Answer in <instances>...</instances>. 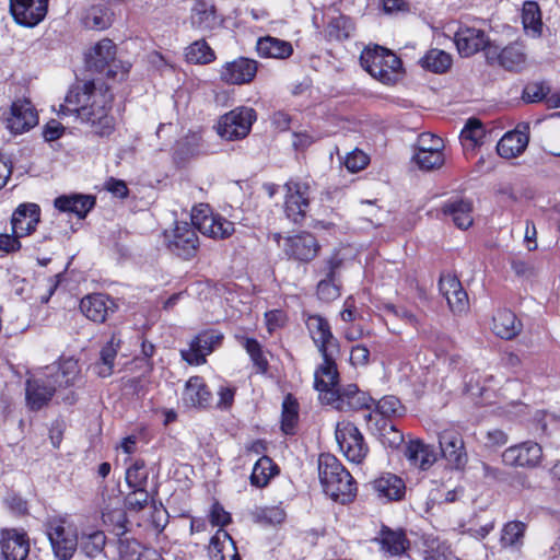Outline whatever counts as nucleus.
Returning a JSON list of instances; mask_svg holds the SVG:
<instances>
[{"mask_svg":"<svg viewBox=\"0 0 560 560\" xmlns=\"http://www.w3.org/2000/svg\"><path fill=\"white\" fill-rule=\"evenodd\" d=\"M114 95L102 79L85 80L73 86L66 96L62 114H75L98 137H109L115 130L110 115Z\"/></svg>","mask_w":560,"mask_h":560,"instance_id":"1","label":"nucleus"},{"mask_svg":"<svg viewBox=\"0 0 560 560\" xmlns=\"http://www.w3.org/2000/svg\"><path fill=\"white\" fill-rule=\"evenodd\" d=\"M318 475L325 493L334 501L346 504L355 497V480L334 455H319Z\"/></svg>","mask_w":560,"mask_h":560,"instance_id":"2","label":"nucleus"},{"mask_svg":"<svg viewBox=\"0 0 560 560\" xmlns=\"http://www.w3.org/2000/svg\"><path fill=\"white\" fill-rule=\"evenodd\" d=\"M360 63L373 78L385 84L394 83L401 69V60L381 46L364 49L360 56Z\"/></svg>","mask_w":560,"mask_h":560,"instance_id":"3","label":"nucleus"},{"mask_svg":"<svg viewBox=\"0 0 560 560\" xmlns=\"http://www.w3.org/2000/svg\"><path fill=\"white\" fill-rule=\"evenodd\" d=\"M256 119L257 113L254 108L240 106L222 115L215 129L222 139L236 141L248 136Z\"/></svg>","mask_w":560,"mask_h":560,"instance_id":"4","label":"nucleus"},{"mask_svg":"<svg viewBox=\"0 0 560 560\" xmlns=\"http://www.w3.org/2000/svg\"><path fill=\"white\" fill-rule=\"evenodd\" d=\"M45 528L55 556L60 560L70 559L78 546V535L72 525L65 518H50Z\"/></svg>","mask_w":560,"mask_h":560,"instance_id":"5","label":"nucleus"},{"mask_svg":"<svg viewBox=\"0 0 560 560\" xmlns=\"http://www.w3.org/2000/svg\"><path fill=\"white\" fill-rule=\"evenodd\" d=\"M284 211L294 223H301L305 217L311 201V185L300 179H290L284 185Z\"/></svg>","mask_w":560,"mask_h":560,"instance_id":"6","label":"nucleus"},{"mask_svg":"<svg viewBox=\"0 0 560 560\" xmlns=\"http://www.w3.org/2000/svg\"><path fill=\"white\" fill-rule=\"evenodd\" d=\"M324 404L331 405L340 411H351L371 409L374 400L368 393L360 390L355 384H348L338 387L336 392L325 394Z\"/></svg>","mask_w":560,"mask_h":560,"instance_id":"7","label":"nucleus"},{"mask_svg":"<svg viewBox=\"0 0 560 560\" xmlns=\"http://www.w3.org/2000/svg\"><path fill=\"white\" fill-rule=\"evenodd\" d=\"M196 225L187 222H176L171 232L165 233L167 248L178 257L190 259L199 247V238Z\"/></svg>","mask_w":560,"mask_h":560,"instance_id":"8","label":"nucleus"},{"mask_svg":"<svg viewBox=\"0 0 560 560\" xmlns=\"http://www.w3.org/2000/svg\"><path fill=\"white\" fill-rule=\"evenodd\" d=\"M336 440L346 457L361 463L368 454V445L359 429L351 422H340L336 428Z\"/></svg>","mask_w":560,"mask_h":560,"instance_id":"9","label":"nucleus"},{"mask_svg":"<svg viewBox=\"0 0 560 560\" xmlns=\"http://www.w3.org/2000/svg\"><path fill=\"white\" fill-rule=\"evenodd\" d=\"M323 363L315 371V389L319 393V399L324 402V395L328 392L338 389L339 373L336 364V358L340 351L327 350L319 352Z\"/></svg>","mask_w":560,"mask_h":560,"instance_id":"10","label":"nucleus"},{"mask_svg":"<svg viewBox=\"0 0 560 560\" xmlns=\"http://www.w3.org/2000/svg\"><path fill=\"white\" fill-rule=\"evenodd\" d=\"M541 458L542 448L533 441L510 446L502 453L503 463L514 467L535 468L540 464Z\"/></svg>","mask_w":560,"mask_h":560,"instance_id":"11","label":"nucleus"},{"mask_svg":"<svg viewBox=\"0 0 560 560\" xmlns=\"http://www.w3.org/2000/svg\"><path fill=\"white\" fill-rule=\"evenodd\" d=\"M487 61L498 63L509 71H520L526 63V54L520 43H512L503 48L493 44L487 49Z\"/></svg>","mask_w":560,"mask_h":560,"instance_id":"12","label":"nucleus"},{"mask_svg":"<svg viewBox=\"0 0 560 560\" xmlns=\"http://www.w3.org/2000/svg\"><path fill=\"white\" fill-rule=\"evenodd\" d=\"M48 10V0H10V12L14 21L33 27L40 23Z\"/></svg>","mask_w":560,"mask_h":560,"instance_id":"13","label":"nucleus"},{"mask_svg":"<svg viewBox=\"0 0 560 560\" xmlns=\"http://www.w3.org/2000/svg\"><path fill=\"white\" fill-rule=\"evenodd\" d=\"M223 335L215 330H205L197 335L190 342L188 350H182V357L189 364L200 365L206 362V355L210 354L221 345Z\"/></svg>","mask_w":560,"mask_h":560,"instance_id":"14","label":"nucleus"},{"mask_svg":"<svg viewBox=\"0 0 560 560\" xmlns=\"http://www.w3.org/2000/svg\"><path fill=\"white\" fill-rule=\"evenodd\" d=\"M439 445L442 456L455 468L467 463V453L460 432L455 428L444 429L439 433Z\"/></svg>","mask_w":560,"mask_h":560,"instance_id":"15","label":"nucleus"},{"mask_svg":"<svg viewBox=\"0 0 560 560\" xmlns=\"http://www.w3.org/2000/svg\"><path fill=\"white\" fill-rule=\"evenodd\" d=\"M55 387L43 375H34L25 382V402L32 411H38L46 407L55 395Z\"/></svg>","mask_w":560,"mask_h":560,"instance_id":"16","label":"nucleus"},{"mask_svg":"<svg viewBox=\"0 0 560 560\" xmlns=\"http://www.w3.org/2000/svg\"><path fill=\"white\" fill-rule=\"evenodd\" d=\"M305 325L318 352H326L327 350L340 351L339 341L332 335L326 318L317 314L308 315L305 319Z\"/></svg>","mask_w":560,"mask_h":560,"instance_id":"17","label":"nucleus"},{"mask_svg":"<svg viewBox=\"0 0 560 560\" xmlns=\"http://www.w3.org/2000/svg\"><path fill=\"white\" fill-rule=\"evenodd\" d=\"M37 122V113L30 100L21 98L12 103L10 116L7 118V126L12 132L23 133L35 127Z\"/></svg>","mask_w":560,"mask_h":560,"instance_id":"18","label":"nucleus"},{"mask_svg":"<svg viewBox=\"0 0 560 560\" xmlns=\"http://www.w3.org/2000/svg\"><path fill=\"white\" fill-rule=\"evenodd\" d=\"M43 375L49 380L55 392L61 387H69L75 384L80 377V366L73 358L62 359L57 363L46 366Z\"/></svg>","mask_w":560,"mask_h":560,"instance_id":"19","label":"nucleus"},{"mask_svg":"<svg viewBox=\"0 0 560 560\" xmlns=\"http://www.w3.org/2000/svg\"><path fill=\"white\" fill-rule=\"evenodd\" d=\"M457 50L463 57H470L480 50L487 56L488 47L494 43L490 42L482 30L475 27H460L454 37Z\"/></svg>","mask_w":560,"mask_h":560,"instance_id":"20","label":"nucleus"},{"mask_svg":"<svg viewBox=\"0 0 560 560\" xmlns=\"http://www.w3.org/2000/svg\"><path fill=\"white\" fill-rule=\"evenodd\" d=\"M257 62L248 58H237L222 66L220 79L228 84H246L256 75Z\"/></svg>","mask_w":560,"mask_h":560,"instance_id":"21","label":"nucleus"},{"mask_svg":"<svg viewBox=\"0 0 560 560\" xmlns=\"http://www.w3.org/2000/svg\"><path fill=\"white\" fill-rule=\"evenodd\" d=\"M319 250V244L311 233H301L288 237L284 242L285 254L295 260L307 262L314 259Z\"/></svg>","mask_w":560,"mask_h":560,"instance_id":"22","label":"nucleus"},{"mask_svg":"<svg viewBox=\"0 0 560 560\" xmlns=\"http://www.w3.org/2000/svg\"><path fill=\"white\" fill-rule=\"evenodd\" d=\"M116 308L117 305L114 300L103 293L86 295L80 302L81 312L95 323H104Z\"/></svg>","mask_w":560,"mask_h":560,"instance_id":"23","label":"nucleus"},{"mask_svg":"<svg viewBox=\"0 0 560 560\" xmlns=\"http://www.w3.org/2000/svg\"><path fill=\"white\" fill-rule=\"evenodd\" d=\"M439 289L453 313L462 314L468 308V295L456 277L441 276Z\"/></svg>","mask_w":560,"mask_h":560,"instance_id":"24","label":"nucleus"},{"mask_svg":"<svg viewBox=\"0 0 560 560\" xmlns=\"http://www.w3.org/2000/svg\"><path fill=\"white\" fill-rule=\"evenodd\" d=\"M40 208L36 203L26 202L20 205L12 214L11 224L13 233L25 236L35 231L39 222Z\"/></svg>","mask_w":560,"mask_h":560,"instance_id":"25","label":"nucleus"},{"mask_svg":"<svg viewBox=\"0 0 560 560\" xmlns=\"http://www.w3.org/2000/svg\"><path fill=\"white\" fill-rule=\"evenodd\" d=\"M192 223L203 235L224 240L234 233V223L220 215H205L200 220L192 215Z\"/></svg>","mask_w":560,"mask_h":560,"instance_id":"26","label":"nucleus"},{"mask_svg":"<svg viewBox=\"0 0 560 560\" xmlns=\"http://www.w3.org/2000/svg\"><path fill=\"white\" fill-rule=\"evenodd\" d=\"M472 202L469 199L454 198L447 200L441 208L444 215L451 217L453 223L460 230L472 225Z\"/></svg>","mask_w":560,"mask_h":560,"instance_id":"27","label":"nucleus"},{"mask_svg":"<svg viewBox=\"0 0 560 560\" xmlns=\"http://www.w3.org/2000/svg\"><path fill=\"white\" fill-rule=\"evenodd\" d=\"M209 556L211 560H241L235 541L222 528L210 540Z\"/></svg>","mask_w":560,"mask_h":560,"instance_id":"28","label":"nucleus"},{"mask_svg":"<svg viewBox=\"0 0 560 560\" xmlns=\"http://www.w3.org/2000/svg\"><path fill=\"white\" fill-rule=\"evenodd\" d=\"M405 456L411 466L421 470L429 469L436 462L433 446L424 444L420 440H413L407 444Z\"/></svg>","mask_w":560,"mask_h":560,"instance_id":"29","label":"nucleus"},{"mask_svg":"<svg viewBox=\"0 0 560 560\" xmlns=\"http://www.w3.org/2000/svg\"><path fill=\"white\" fill-rule=\"evenodd\" d=\"M212 395L203 380L199 376L190 377L183 393V400L187 406L207 408L211 405Z\"/></svg>","mask_w":560,"mask_h":560,"instance_id":"30","label":"nucleus"},{"mask_svg":"<svg viewBox=\"0 0 560 560\" xmlns=\"http://www.w3.org/2000/svg\"><path fill=\"white\" fill-rule=\"evenodd\" d=\"M55 207L61 212H71L84 219L95 205V198L89 195L60 196L55 199Z\"/></svg>","mask_w":560,"mask_h":560,"instance_id":"31","label":"nucleus"},{"mask_svg":"<svg viewBox=\"0 0 560 560\" xmlns=\"http://www.w3.org/2000/svg\"><path fill=\"white\" fill-rule=\"evenodd\" d=\"M492 330L498 337L510 340L521 332L522 324L512 311L502 308L493 316Z\"/></svg>","mask_w":560,"mask_h":560,"instance_id":"32","label":"nucleus"},{"mask_svg":"<svg viewBox=\"0 0 560 560\" xmlns=\"http://www.w3.org/2000/svg\"><path fill=\"white\" fill-rule=\"evenodd\" d=\"M528 144V136L521 131L506 132L497 144V152L504 159L516 158Z\"/></svg>","mask_w":560,"mask_h":560,"instance_id":"33","label":"nucleus"},{"mask_svg":"<svg viewBox=\"0 0 560 560\" xmlns=\"http://www.w3.org/2000/svg\"><path fill=\"white\" fill-rule=\"evenodd\" d=\"M120 347V338L115 334L100 352V361L93 365L94 373L100 377H108L113 374L114 362Z\"/></svg>","mask_w":560,"mask_h":560,"instance_id":"34","label":"nucleus"},{"mask_svg":"<svg viewBox=\"0 0 560 560\" xmlns=\"http://www.w3.org/2000/svg\"><path fill=\"white\" fill-rule=\"evenodd\" d=\"M256 49L258 55L265 58L285 59L293 52L292 45L289 42L271 36L259 38Z\"/></svg>","mask_w":560,"mask_h":560,"instance_id":"35","label":"nucleus"},{"mask_svg":"<svg viewBox=\"0 0 560 560\" xmlns=\"http://www.w3.org/2000/svg\"><path fill=\"white\" fill-rule=\"evenodd\" d=\"M373 489L380 498L399 500L404 495L405 485L399 477L388 474L375 479Z\"/></svg>","mask_w":560,"mask_h":560,"instance_id":"36","label":"nucleus"},{"mask_svg":"<svg viewBox=\"0 0 560 560\" xmlns=\"http://www.w3.org/2000/svg\"><path fill=\"white\" fill-rule=\"evenodd\" d=\"M191 24L202 31L213 30L218 25V16L214 5L206 1H198L191 10Z\"/></svg>","mask_w":560,"mask_h":560,"instance_id":"37","label":"nucleus"},{"mask_svg":"<svg viewBox=\"0 0 560 560\" xmlns=\"http://www.w3.org/2000/svg\"><path fill=\"white\" fill-rule=\"evenodd\" d=\"M375 411L376 413L381 415L383 418L381 421L383 422L382 427L377 428L381 433L383 434L384 431H386L387 427L392 431H396L395 427L392 424H388L385 419L392 418V417H400L405 412V407L401 405L400 400L395 396H385L382 399H380L375 405ZM376 427H378V422L375 423Z\"/></svg>","mask_w":560,"mask_h":560,"instance_id":"38","label":"nucleus"},{"mask_svg":"<svg viewBox=\"0 0 560 560\" xmlns=\"http://www.w3.org/2000/svg\"><path fill=\"white\" fill-rule=\"evenodd\" d=\"M382 549L393 556L402 555L409 547V540L404 530H393L388 527H383L381 532Z\"/></svg>","mask_w":560,"mask_h":560,"instance_id":"39","label":"nucleus"},{"mask_svg":"<svg viewBox=\"0 0 560 560\" xmlns=\"http://www.w3.org/2000/svg\"><path fill=\"white\" fill-rule=\"evenodd\" d=\"M1 550L7 560H24L28 555V542L23 534L14 532L1 540Z\"/></svg>","mask_w":560,"mask_h":560,"instance_id":"40","label":"nucleus"},{"mask_svg":"<svg viewBox=\"0 0 560 560\" xmlns=\"http://www.w3.org/2000/svg\"><path fill=\"white\" fill-rule=\"evenodd\" d=\"M116 56V45L112 39L104 38L100 40L90 55V65L96 70H103L105 66L114 61Z\"/></svg>","mask_w":560,"mask_h":560,"instance_id":"41","label":"nucleus"},{"mask_svg":"<svg viewBox=\"0 0 560 560\" xmlns=\"http://www.w3.org/2000/svg\"><path fill=\"white\" fill-rule=\"evenodd\" d=\"M277 474V466L268 456H261L254 465L250 475V485L257 488L266 487L270 479Z\"/></svg>","mask_w":560,"mask_h":560,"instance_id":"42","label":"nucleus"},{"mask_svg":"<svg viewBox=\"0 0 560 560\" xmlns=\"http://www.w3.org/2000/svg\"><path fill=\"white\" fill-rule=\"evenodd\" d=\"M299 422V402L291 395L288 394L282 402L281 412V430L287 435L295 433V429Z\"/></svg>","mask_w":560,"mask_h":560,"instance_id":"43","label":"nucleus"},{"mask_svg":"<svg viewBox=\"0 0 560 560\" xmlns=\"http://www.w3.org/2000/svg\"><path fill=\"white\" fill-rule=\"evenodd\" d=\"M420 65L434 73H444L452 66V57L450 54L440 49H430L421 59Z\"/></svg>","mask_w":560,"mask_h":560,"instance_id":"44","label":"nucleus"},{"mask_svg":"<svg viewBox=\"0 0 560 560\" xmlns=\"http://www.w3.org/2000/svg\"><path fill=\"white\" fill-rule=\"evenodd\" d=\"M185 57L188 62L206 65L215 59V54L205 39H199L186 48Z\"/></svg>","mask_w":560,"mask_h":560,"instance_id":"45","label":"nucleus"},{"mask_svg":"<svg viewBox=\"0 0 560 560\" xmlns=\"http://www.w3.org/2000/svg\"><path fill=\"white\" fill-rule=\"evenodd\" d=\"M119 553L120 560H163L156 550L143 548L138 542L121 545Z\"/></svg>","mask_w":560,"mask_h":560,"instance_id":"46","label":"nucleus"},{"mask_svg":"<svg viewBox=\"0 0 560 560\" xmlns=\"http://www.w3.org/2000/svg\"><path fill=\"white\" fill-rule=\"evenodd\" d=\"M486 130L480 120L469 119L460 132V140L465 148L474 149L482 143Z\"/></svg>","mask_w":560,"mask_h":560,"instance_id":"47","label":"nucleus"},{"mask_svg":"<svg viewBox=\"0 0 560 560\" xmlns=\"http://www.w3.org/2000/svg\"><path fill=\"white\" fill-rule=\"evenodd\" d=\"M148 478H149V472L145 468L144 462L141 459L136 460L126 470L125 479L130 489L147 488Z\"/></svg>","mask_w":560,"mask_h":560,"instance_id":"48","label":"nucleus"},{"mask_svg":"<svg viewBox=\"0 0 560 560\" xmlns=\"http://www.w3.org/2000/svg\"><path fill=\"white\" fill-rule=\"evenodd\" d=\"M523 25L526 30L530 28L539 34L541 28V14L538 4L534 1H526L522 12Z\"/></svg>","mask_w":560,"mask_h":560,"instance_id":"49","label":"nucleus"},{"mask_svg":"<svg viewBox=\"0 0 560 560\" xmlns=\"http://www.w3.org/2000/svg\"><path fill=\"white\" fill-rule=\"evenodd\" d=\"M253 516L257 523L277 525L284 521L285 512L280 506L257 508L253 512Z\"/></svg>","mask_w":560,"mask_h":560,"instance_id":"50","label":"nucleus"},{"mask_svg":"<svg viewBox=\"0 0 560 560\" xmlns=\"http://www.w3.org/2000/svg\"><path fill=\"white\" fill-rule=\"evenodd\" d=\"M413 161L421 170L431 171L444 164V155L442 150L416 152Z\"/></svg>","mask_w":560,"mask_h":560,"instance_id":"51","label":"nucleus"},{"mask_svg":"<svg viewBox=\"0 0 560 560\" xmlns=\"http://www.w3.org/2000/svg\"><path fill=\"white\" fill-rule=\"evenodd\" d=\"M525 527V524L518 521L508 523L502 529V544L504 546H516L522 544Z\"/></svg>","mask_w":560,"mask_h":560,"instance_id":"52","label":"nucleus"},{"mask_svg":"<svg viewBox=\"0 0 560 560\" xmlns=\"http://www.w3.org/2000/svg\"><path fill=\"white\" fill-rule=\"evenodd\" d=\"M110 24V14L102 8H92L85 18V25L91 28L105 30Z\"/></svg>","mask_w":560,"mask_h":560,"instance_id":"53","label":"nucleus"},{"mask_svg":"<svg viewBox=\"0 0 560 560\" xmlns=\"http://www.w3.org/2000/svg\"><path fill=\"white\" fill-rule=\"evenodd\" d=\"M149 498L147 488H135L126 495L125 503L127 509L138 512L148 505Z\"/></svg>","mask_w":560,"mask_h":560,"instance_id":"54","label":"nucleus"},{"mask_svg":"<svg viewBox=\"0 0 560 560\" xmlns=\"http://www.w3.org/2000/svg\"><path fill=\"white\" fill-rule=\"evenodd\" d=\"M549 92V88L544 83L533 82L525 85L522 98L526 103H537L542 101Z\"/></svg>","mask_w":560,"mask_h":560,"instance_id":"55","label":"nucleus"},{"mask_svg":"<svg viewBox=\"0 0 560 560\" xmlns=\"http://www.w3.org/2000/svg\"><path fill=\"white\" fill-rule=\"evenodd\" d=\"M340 295L337 280L320 279L317 284V296L325 302L336 300Z\"/></svg>","mask_w":560,"mask_h":560,"instance_id":"56","label":"nucleus"},{"mask_svg":"<svg viewBox=\"0 0 560 560\" xmlns=\"http://www.w3.org/2000/svg\"><path fill=\"white\" fill-rule=\"evenodd\" d=\"M342 264V259L338 254L331 255L329 258L323 260L322 266L318 269V275L322 279L337 280V271Z\"/></svg>","mask_w":560,"mask_h":560,"instance_id":"57","label":"nucleus"},{"mask_svg":"<svg viewBox=\"0 0 560 560\" xmlns=\"http://www.w3.org/2000/svg\"><path fill=\"white\" fill-rule=\"evenodd\" d=\"M443 148V139L430 132L421 133L418 138L417 152L438 151Z\"/></svg>","mask_w":560,"mask_h":560,"instance_id":"58","label":"nucleus"},{"mask_svg":"<svg viewBox=\"0 0 560 560\" xmlns=\"http://www.w3.org/2000/svg\"><path fill=\"white\" fill-rule=\"evenodd\" d=\"M106 542V537L102 532H94L86 537V541L83 542V548L90 557L100 553Z\"/></svg>","mask_w":560,"mask_h":560,"instance_id":"59","label":"nucleus"},{"mask_svg":"<svg viewBox=\"0 0 560 560\" xmlns=\"http://www.w3.org/2000/svg\"><path fill=\"white\" fill-rule=\"evenodd\" d=\"M368 155L360 150H355L349 153L345 160V166L352 173L363 170L368 165Z\"/></svg>","mask_w":560,"mask_h":560,"instance_id":"60","label":"nucleus"},{"mask_svg":"<svg viewBox=\"0 0 560 560\" xmlns=\"http://www.w3.org/2000/svg\"><path fill=\"white\" fill-rule=\"evenodd\" d=\"M511 267L515 275L522 278L528 279L536 275L535 265L529 260L513 258L511 260Z\"/></svg>","mask_w":560,"mask_h":560,"instance_id":"61","label":"nucleus"},{"mask_svg":"<svg viewBox=\"0 0 560 560\" xmlns=\"http://www.w3.org/2000/svg\"><path fill=\"white\" fill-rule=\"evenodd\" d=\"M210 522L213 526L223 527L231 522V515L220 503L215 502L211 506Z\"/></svg>","mask_w":560,"mask_h":560,"instance_id":"62","label":"nucleus"},{"mask_svg":"<svg viewBox=\"0 0 560 560\" xmlns=\"http://www.w3.org/2000/svg\"><path fill=\"white\" fill-rule=\"evenodd\" d=\"M235 387L221 385L218 389L219 400L217 407L220 409H229L232 407L235 396Z\"/></svg>","mask_w":560,"mask_h":560,"instance_id":"63","label":"nucleus"},{"mask_svg":"<svg viewBox=\"0 0 560 560\" xmlns=\"http://www.w3.org/2000/svg\"><path fill=\"white\" fill-rule=\"evenodd\" d=\"M370 359V351L364 345L352 347L350 361L353 365H366Z\"/></svg>","mask_w":560,"mask_h":560,"instance_id":"64","label":"nucleus"}]
</instances>
